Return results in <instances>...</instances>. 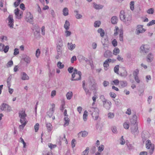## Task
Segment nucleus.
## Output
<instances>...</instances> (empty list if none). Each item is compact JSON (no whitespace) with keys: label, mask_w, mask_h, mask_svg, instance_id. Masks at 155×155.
Returning <instances> with one entry per match:
<instances>
[{"label":"nucleus","mask_w":155,"mask_h":155,"mask_svg":"<svg viewBox=\"0 0 155 155\" xmlns=\"http://www.w3.org/2000/svg\"><path fill=\"white\" fill-rule=\"evenodd\" d=\"M120 19L126 24H129L131 22V16L129 15H126L124 11H121L120 15Z\"/></svg>","instance_id":"f257e3e1"},{"label":"nucleus","mask_w":155,"mask_h":155,"mask_svg":"<svg viewBox=\"0 0 155 155\" xmlns=\"http://www.w3.org/2000/svg\"><path fill=\"white\" fill-rule=\"evenodd\" d=\"M19 117L20 118V122L22 124L21 125H20V127H24L26 124V122L25 121V117L27 115L25 113V110H22L19 111Z\"/></svg>","instance_id":"f03ea898"},{"label":"nucleus","mask_w":155,"mask_h":155,"mask_svg":"<svg viewBox=\"0 0 155 155\" xmlns=\"http://www.w3.org/2000/svg\"><path fill=\"white\" fill-rule=\"evenodd\" d=\"M81 72L80 71H78L76 69H74L72 75V80L77 81L80 80L81 78Z\"/></svg>","instance_id":"7ed1b4c3"},{"label":"nucleus","mask_w":155,"mask_h":155,"mask_svg":"<svg viewBox=\"0 0 155 155\" xmlns=\"http://www.w3.org/2000/svg\"><path fill=\"white\" fill-rule=\"evenodd\" d=\"M146 147L147 149L149 150V152L150 154H152L154 149V145L152 144L151 141L147 140L146 142Z\"/></svg>","instance_id":"20e7f679"},{"label":"nucleus","mask_w":155,"mask_h":155,"mask_svg":"<svg viewBox=\"0 0 155 155\" xmlns=\"http://www.w3.org/2000/svg\"><path fill=\"white\" fill-rule=\"evenodd\" d=\"M114 36H116L118 34V32H119V40L120 41H123V30L120 29V30L119 28L116 26L115 27V29L114 30Z\"/></svg>","instance_id":"39448f33"},{"label":"nucleus","mask_w":155,"mask_h":155,"mask_svg":"<svg viewBox=\"0 0 155 155\" xmlns=\"http://www.w3.org/2000/svg\"><path fill=\"white\" fill-rule=\"evenodd\" d=\"M93 111L91 114V115L93 118V119L96 120H97L98 117V111L99 110L97 108H91V110L90 111Z\"/></svg>","instance_id":"423d86ee"},{"label":"nucleus","mask_w":155,"mask_h":155,"mask_svg":"<svg viewBox=\"0 0 155 155\" xmlns=\"http://www.w3.org/2000/svg\"><path fill=\"white\" fill-rule=\"evenodd\" d=\"M116 61V60L114 59H108L106 60L104 63L103 66L104 69L105 70H107L108 69L109 66V63L114 62Z\"/></svg>","instance_id":"0eeeda50"},{"label":"nucleus","mask_w":155,"mask_h":155,"mask_svg":"<svg viewBox=\"0 0 155 155\" xmlns=\"http://www.w3.org/2000/svg\"><path fill=\"white\" fill-rule=\"evenodd\" d=\"M2 110L10 111L11 110V107L8 104L5 103L2 104L0 107Z\"/></svg>","instance_id":"6e6552de"},{"label":"nucleus","mask_w":155,"mask_h":155,"mask_svg":"<svg viewBox=\"0 0 155 155\" xmlns=\"http://www.w3.org/2000/svg\"><path fill=\"white\" fill-rule=\"evenodd\" d=\"M15 13L16 15V18L18 19H21L23 15V12H20L19 9L17 8L15 10Z\"/></svg>","instance_id":"1a4fd4ad"},{"label":"nucleus","mask_w":155,"mask_h":155,"mask_svg":"<svg viewBox=\"0 0 155 155\" xmlns=\"http://www.w3.org/2000/svg\"><path fill=\"white\" fill-rule=\"evenodd\" d=\"M9 49V47L8 45L5 46L4 44L0 43V51L4 52L5 53H7Z\"/></svg>","instance_id":"9d476101"},{"label":"nucleus","mask_w":155,"mask_h":155,"mask_svg":"<svg viewBox=\"0 0 155 155\" xmlns=\"http://www.w3.org/2000/svg\"><path fill=\"white\" fill-rule=\"evenodd\" d=\"M62 41L61 40L59 41V43L57 46V50L58 54H60L62 52Z\"/></svg>","instance_id":"9b49d317"},{"label":"nucleus","mask_w":155,"mask_h":155,"mask_svg":"<svg viewBox=\"0 0 155 155\" xmlns=\"http://www.w3.org/2000/svg\"><path fill=\"white\" fill-rule=\"evenodd\" d=\"M8 25L10 27L12 28L14 24V20L13 19V16L11 15H9L8 18Z\"/></svg>","instance_id":"f8f14e48"},{"label":"nucleus","mask_w":155,"mask_h":155,"mask_svg":"<svg viewBox=\"0 0 155 155\" xmlns=\"http://www.w3.org/2000/svg\"><path fill=\"white\" fill-rule=\"evenodd\" d=\"M131 130L133 134H137L138 133L137 125H131Z\"/></svg>","instance_id":"ddd939ff"},{"label":"nucleus","mask_w":155,"mask_h":155,"mask_svg":"<svg viewBox=\"0 0 155 155\" xmlns=\"http://www.w3.org/2000/svg\"><path fill=\"white\" fill-rule=\"evenodd\" d=\"M143 25H139L137 26V29H136V33L137 34H139L140 33H142L144 32L145 30L143 28Z\"/></svg>","instance_id":"4468645a"},{"label":"nucleus","mask_w":155,"mask_h":155,"mask_svg":"<svg viewBox=\"0 0 155 155\" xmlns=\"http://www.w3.org/2000/svg\"><path fill=\"white\" fill-rule=\"evenodd\" d=\"M141 51L143 53H147L149 51V46L147 45H142L140 48Z\"/></svg>","instance_id":"2eb2a0df"},{"label":"nucleus","mask_w":155,"mask_h":155,"mask_svg":"<svg viewBox=\"0 0 155 155\" xmlns=\"http://www.w3.org/2000/svg\"><path fill=\"white\" fill-rule=\"evenodd\" d=\"M33 16L31 13L30 12H27L26 17V21H31L33 20Z\"/></svg>","instance_id":"dca6fc26"},{"label":"nucleus","mask_w":155,"mask_h":155,"mask_svg":"<svg viewBox=\"0 0 155 155\" xmlns=\"http://www.w3.org/2000/svg\"><path fill=\"white\" fill-rule=\"evenodd\" d=\"M137 117L136 115H134L132 118L130 119L131 125H137Z\"/></svg>","instance_id":"f3484780"},{"label":"nucleus","mask_w":155,"mask_h":155,"mask_svg":"<svg viewBox=\"0 0 155 155\" xmlns=\"http://www.w3.org/2000/svg\"><path fill=\"white\" fill-rule=\"evenodd\" d=\"M21 78L23 80H28L29 79V77L26 73L23 72L21 75Z\"/></svg>","instance_id":"a211bd4d"},{"label":"nucleus","mask_w":155,"mask_h":155,"mask_svg":"<svg viewBox=\"0 0 155 155\" xmlns=\"http://www.w3.org/2000/svg\"><path fill=\"white\" fill-rule=\"evenodd\" d=\"M112 52L109 50L106 51L104 54V56L105 58L110 57L111 56Z\"/></svg>","instance_id":"6ab92c4d"},{"label":"nucleus","mask_w":155,"mask_h":155,"mask_svg":"<svg viewBox=\"0 0 155 155\" xmlns=\"http://www.w3.org/2000/svg\"><path fill=\"white\" fill-rule=\"evenodd\" d=\"M68 47L69 49L72 50L75 48V45H73L72 43H68Z\"/></svg>","instance_id":"aec40b11"},{"label":"nucleus","mask_w":155,"mask_h":155,"mask_svg":"<svg viewBox=\"0 0 155 155\" xmlns=\"http://www.w3.org/2000/svg\"><path fill=\"white\" fill-rule=\"evenodd\" d=\"M67 98L68 100H70L73 96V93L71 91L67 93L66 95Z\"/></svg>","instance_id":"412c9836"},{"label":"nucleus","mask_w":155,"mask_h":155,"mask_svg":"<svg viewBox=\"0 0 155 155\" xmlns=\"http://www.w3.org/2000/svg\"><path fill=\"white\" fill-rule=\"evenodd\" d=\"M113 54L115 55H117L120 52V50L117 47L115 48L113 51Z\"/></svg>","instance_id":"4be33fe9"},{"label":"nucleus","mask_w":155,"mask_h":155,"mask_svg":"<svg viewBox=\"0 0 155 155\" xmlns=\"http://www.w3.org/2000/svg\"><path fill=\"white\" fill-rule=\"evenodd\" d=\"M63 14L64 16H66L68 15V10L67 8H64L63 9Z\"/></svg>","instance_id":"5701e85b"},{"label":"nucleus","mask_w":155,"mask_h":155,"mask_svg":"<svg viewBox=\"0 0 155 155\" xmlns=\"http://www.w3.org/2000/svg\"><path fill=\"white\" fill-rule=\"evenodd\" d=\"M117 21V19L116 16L113 17L111 19V23L114 24H116Z\"/></svg>","instance_id":"b1692460"},{"label":"nucleus","mask_w":155,"mask_h":155,"mask_svg":"<svg viewBox=\"0 0 155 155\" xmlns=\"http://www.w3.org/2000/svg\"><path fill=\"white\" fill-rule=\"evenodd\" d=\"M70 25V23L69 21L67 20L66 21L64 25V28L67 30H68Z\"/></svg>","instance_id":"393cba45"},{"label":"nucleus","mask_w":155,"mask_h":155,"mask_svg":"<svg viewBox=\"0 0 155 155\" xmlns=\"http://www.w3.org/2000/svg\"><path fill=\"white\" fill-rule=\"evenodd\" d=\"M47 129L48 132L51 131L52 129V127L51 124L50 123H48L46 124Z\"/></svg>","instance_id":"a878e982"},{"label":"nucleus","mask_w":155,"mask_h":155,"mask_svg":"<svg viewBox=\"0 0 155 155\" xmlns=\"http://www.w3.org/2000/svg\"><path fill=\"white\" fill-rule=\"evenodd\" d=\"M64 120L65 122L64 126H68L69 124V123L70 121L69 118L68 117H66L64 118Z\"/></svg>","instance_id":"bb28decb"},{"label":"nucleus","mask_w":155,"mask_h":155,"mask_svg":"<svg viewBox=\"0 0 155 155\" xmlns=\"http://www.w3.org/2000/svg\"><path fill=\"white\" fill-rule=\"evenodd\" d=\"M120 83L121 86L122 87L126 86L127 85V82L125 81H120Z\"/></svg>","instance_id":"cd10ccee"},{"label":"nucleus","mask_w":155,"mask_h":155,"mask_svg":"<svg viewBox=\"0 0 155 155\" xmlns=\"http://www.w3.org/2000/svg\"><path fill=\"white\" fill-rule=\"evenodd\" d=\"M94 7L95 9H99L102 8L103 7V6L101 5H97L94 3Z\"/></svg>","instance_id":"c85d7f7f"},{"label":"nucleus","mask_w":155,"mask_h":155,"mask_svg":"<svg viewBox=\"0 0 155 155\" xmlns=\"http://www.w3.org/2000/svg\"><path fill=\"white\" fill-rule=\"evenodd\" d=\"M153 58V56L151 54H149L147 56V61L148 62L151 61Z\"/></svg>","instance_id":"c756f323"},{"label":"nucleus","mask_w":155,"mask_h":155,"mask_svg":"<svg viewBox=\"0 0 155 155\" xmlns=\"http://www.w3.org/2000/svg\"><path fill=\"white\" fill-rule=\"evenodd\" d=\"M98 32L100 34L101 37H103L104 35V30L101 28L99 29L98 30Z\"/></svg>","instance_id":"7c9ffc66"},{"label":"nucleus","mask_w":155,"mask_h":155,"mask_svg":"<svg viewBox=\"0 0 155 155\" xmlns=\"http://www.w3.org/2000/svg\"><path fill=\"white\" fill-rule=\"evenodd\" d=\"M87 112L85 110L84 111V114L83 115V118L84 121H86L87 119Z\"/></svg>","instance_id":"2f4dec72"},{"label":"nucleus","mask_w":155,"mask_h":155,"mask_svg":"<svg viewBox=\"0 0 155 155\" xmlns=\"http://www.w3.org/2000/svg\"><path fill=\"white\" fill-rule=\"evenodd\" d=\"M79 134H81L82 137H84L87 135L88 132L85 131H82L79 133Z\"/></svg>","instance_id":"473e14b6"},{"label":"nucleus","mask_w":155,"mask_h":155,"mask_svg":"<svg viewBox=\"0 0 155 155\" xmlns=\"http://www.w3.org/2000/svg\"><path fill=\"white\" fill-rule=\"evenodd\" d=\"M89 150V148L87 147L85 150L82 152V155H88Z\"/></svg>","instance_id":"72a5a7b5"},{"label":"nucleus","mask_w":155,"mask_h":155,"mask_svg":"<svg viewBox=\"0 0 155 155\" xmlns=\"http://www.w3.org/2000/svg\"><path fill=\"white\" fill-rule=\"evenodd\" d=\"M104 146L103 145H101L98 147L97 150L99 152H101L104 149Z\"/></svg>","instance_id":"f704fd0d"},{"label":"nucleus","mask_w":155,"mask_h":155,"mask_svg":"<svg viewBox=\"0 0 155 155\" xmlns=\"http://www.w3.org/2000/svg\"><path fill=\"white\" fill-rule=\"evenodd\" d=\"M119 66L118 65H116L114 68V72L116 74H119Z\"/></svg>","instance_id":"c9c22d12"},{"label":"nucleus","mask_w":155,"mask_h":155,"mask_svg":"<svg viewBox=\"0 0 155 155\" xmlns=\"http://www.w3.org/2000/svg\"><path fill=\"white\" fill-rule=\"evenodd\" d=\"M57 65L58 67L60 69H62L64 67V65L63 64H62V63L60 61L58 62Z\"/></svg>","instance_id":"e433bc0d"},{"label":"nucleus","mask_w":155,"mask_h":155,"mask_svg":"<svg viewBox=\"0 0 155 155\" xmlns=\"http://www.w3.org/2000/svg\"><path fill=\"white\" fill-rule=\"evenodd\" d=\"M51 108H50V110L51 112V114H52L53 113L54 110L55 108V105L54 104H52L51 105Z\"/></svg>","instance_id":"4c0bfd02"},{"label":"nucleus","mask_w":155,"mask_h":155,"mask_svg":"<svg viewBox=\"0 0 155 155\" xmlns=\"http://www.w3.org/2000/svg\"><path fill=\"white\" fill-rule=\"evenodd\" d=\"M134 2L131 1L130 3V9L132 10H133L134 9Z\"/></svg>","instance_id":"58836bf2"},{"label":"nucleus","mask_w":155,"mask_h":155,"mask_svg":"<svg viewBox=\"0 0 155 155\" xmlns=\"http://www.w3.org/2000/svg\"><path fill=\"white\" fill-rule=\"evenodd\" d=\"M154 12V10L153 8H150L147 11V12L149 14H153Z\"/></svg>","instance_id":"ea45409f"},{"label":"nucleus","mask_w":155,"mask_h":155,"mask_svg":"<svg viewBox=\"0 0 155 155\" xmlns=\"http://www.w3.org/2000/svg\"><path fill=\"white\" fill-rule=\"evenodd\" d=\"M39 127V125L38 123H36L34 126V129L35 132H37Z\"/></svg>","instance_id":"a19ab883"},{"label":"nucleus","mask_w":155,"mask_h":155,"mask_svg":"<svg viewBox=\"0 0 155 155\" xmlns=\"http://www.w3.org/2000/svg\"><path fill=\"white\" fill-rule=\"evenodd\" d=\"M48 146L51 149L55 148L57 146L56 145L53 144L51 143H49L48 144Z\"/></svg>","instance_id":"79ce46f5"},{"label":"nucleus","mask_w":155,"mask_h":155,"mask_svg":"<svg viewBox=\"0 0 155 155\" xmlns=\"http://www.w3.org/2000/svg\"><path fill=\"white\" fill-rule=\"evenodd\" d=\"M0 39L2 42H4L5 41H7L8 40L6 36H2L1 37Z\"/></svg>","instance_id":"37998d69"},{"label":"nucleus","mask_w":155,"mask_h":155,"mask_svg":"<svg viewBox=\"0 0 155 155\" xmlns=\"http://www.w3.org/2000/svg\"><path fill=\"white\" fill-rule=\"evenodd\" d=\"M123 126L125 129H128L129 127V124L127 122H125L123 124Z\"/></svg>","instance_id":"c03bdc74"},{"label":"nucleus","mask_w":155,"mask_h":155,"mask_svg":"<svg viewBox=\"0 0 155 155\" xmlns=\"http://www.w3.org/2000/svg\"><path fill=\"white\" fill-rule=\"evenodd\" d=\"M11 79V77L10 76L8 78L7 80V83L9 88L10 86V82Z\"/></svg>","instance_id":"a18cd8bd"},{"label":"nucleus","mask_w":155,"mask_h":155,"mask_svg":"<svg viewBox=\"0 0 155 155\" xmlns=\"http://www.w3.org/2000/svg\"><path fill=\"white\" fill-rule=\"evenodd\" d=\"M101 24L100 21H96L94 23V26L96 27H98L100 26Z\"/></svg>","instance_id":"49530a36"},{"label":"nucleus","mask_w":155,"mask_h":155,"mask_svg":"<svg viewBox=\"0 0 155 155\" xmlns=\"http://www.w3.org/2000/svg\"><path fill=\"white\" fill-rule=\"evenodd\" d=\"M13 62L12 60H11L8 61L7 64V67H9L12 66L13 65Z\"/></svg>","instance_id":"de8ad7c7"},{"label":"nucleus","mask_w":155,"mask_h":155,"mask_svg":"<svg viewBox=\"0 0 155 155\" xmlns=\"http://www.w3.org/2000/svg\"><path fill=\"white\" fill-rule=\"evenodd\" d=\"M41 53V51H40V50L39 49H38L36 51V54L35 55L36 57L37 58H38V57L39 56Z\"/></svg>","instance_id":"09e8293b"},{"label":"nucleus","mask_w":155,"mask_h":155,"mask_svg":"<svg viewBox=\"0 0 155 155\" xmlns=\"http://www.w3.org/2000/svg\"><path fill=\"white\" fill-rule=\"evenodd\" d=\"M109 94L110 96L112 98H115L117 96V95L114 92H110Z\"/></svg>","instance_id":"8fccbe9b"},{"label":"nucleus","mask_w":155,"mask_h":155,"mask_svg":"<svg viewBox=\"0 0 155 155\" xmlns=\"http://www.w3.org/2000/svg\"><path fill=\"white\" fill-rule=\"evenodd\" d=\"M112 82L114 83V84L111 83L112 84H114L116 85H117L119 84V82L118 79H116L113 81Z\"/></svg>","instance_id":"3c124183"},{"label":"nucleus","mask_w":155,"mask_h":155,"mask_svg":"<svg viewBox=\"0 0 155 155\" xmlns=\"http://www.w3.org/2000/svg\"><path fill=\"white\" fill-rule=\"evenodd\" d=\"M21 2V0H17L14 3L15 6L16 7L18 6Z\"/></svg>","instance_id":"603ef678"},{"label":"nucleus","mask_w":155,"mask_h":155,"mask_svg":"<svg viewBox=\"0 0 155 155\" xmlns=\"http://www.w3.org/2000/svg\"><path fill=\"white\" fill-rule=\"evenodd\" d=\"M97 98V97L96 95H94L92 97V100L93 101V102L92 103V104H94L95 103L96 101V99Z\"/></svg>","instance_id":"864d4df0"},{"label":"nucleus","mask_w":155,"mask_h":155,"mask_svg":"<svg viewBox=\"0 0 155 155\" xmlns=\"http://www.w3.org/2000/svg\"><path fill=\"white\" fill-rule=\"evenodd\" d=\"M155 24V20H152L147 24V26H151Z\"/></svg>","instance_id":"5fc2aeb1"},{"label":"nucleus","mask_w":155,"mask_h":155,"mask_svg":"<svg viewBox=\"0 0 155 155\" xmlns=\"http://www.w3.org/2000/svg\"><path fill=\"white\" fill-rule=\"evenodd\" d=\"M112 45L114 47H116L117 45V42L115 39H114L112 42Z\"/></svg>","instance_id":"6e6d98bb"},{"label":"nucleus","mask_w":155,"mask_h":155,"mask_svg":"<svg viewBox=\"0 0 155 155\" xmlns=\"http://www.w3.org/2000/svg\"><path fill=\"white\" fill-rule=\"evenodd\" d=\"M120 144L121 145H124L125 143V141L124 139L123 138V136H122L121 137V139L120 140Z\"/></svg>","instance_id":"4d7b16f0"},{"label":"nucleus","mask_w":155,"mask_h":155,"mask_svg":"<svg viewBox=\"0 0 155 155\" xmlns=\"http://www.w3.org/2000/svg\"><path fill=\"white\" fill-rule=\"evenodd\" d=\"M97 84L95 83L93 84L92 86V87L93 88V90H95L97 89Z\"/></svg>","instance_id":"13d9d810"},{"label":"nucleus","mask_w":155,"mask_h":155,"mask_svg":"<svg viewBox=\"0 0 155 155\" xmlns=\"http://www.w3.org/2000/svg\"><path fill=\"white\" fill-rule=\"evenodd\" d=\"M75 12L77 13V14L76 15V17L78 19L82 17V16L79 14L78 13V12L77 11H75Z\"/></svg>","instance_id":"bf43d9fd"},{"label":"nucleus","mask_w":155,"mask_h":155,"mask_svg":"<svg viewBox=\"0 0 155 155\" xmlns=\"http://www.w3.org/2000/svg\"><path fill=\"white\" fill-rule=\"evenodd\" d=\"M20 140L21 141V142L22 143H23V147L24 148H25L26 146V143L25 142L24 140L22 139V137H20Z\"/></svg>","instance_id":"052dcab7"},{"label":"nucleus","mask_w":155,"mask_h":155,"mask_svg":"<svg viewBox=\"0 0 155 155\" xmlns=\"http://www.w3.org/2000/svg\"><path fill=\"white\" fill-rule=\"evenodd\" d=\"M20 8L23 10H25V5L23 3L21 4L20 5Z\"/></svg>","instance_id":"680f3d73"},{"label":"nucleus","mask_w":155,"mask_h":155,"mask_svg":"<svg viewBox=\"0 0 155 155\" xmlns=\"http://www.w3.org/2000/svg\"><path fill=\"white\" fill-rule=\"evenodd\" d=\"M25 61L27 63H29L30 61V58H24Z\"/></svg>","instance_id":"e2e57ef3"},{"label":"nucleus","mask_w":155,"mask_h":155,"mask_svg":"<svg viewBox=\"0 0 155 155\" xmlns=\"http://www.w3.org/2000/svg\"><path fill=\"white\" fill-rule=\"evenodd\" d=\"M108 117L110 118H112L114 117V115L113 113H109L108 114Z\"/></svg>","instance_id":"0e129e2a"},{"label":"nucleus","mask_w":155,"mask_h":155,"mask_svg":"<svg viewBox=\"0 0 155 155\" xmlns=\"http://www.w3.org/2000/svg\"><path fill=\"white\" fill-rule=\"evenodd\" d=\"M77 59L76 57L75 56H73L71 59V62L72 63H74V61H75Z\"/></svg>","instance_id":"69168bd1"},{"label":"nucleus","mask_w":155,"mask_h":155,"mask_svg":"<svg viewBox=\"0 0 155 155\" xmlns=\"http://www.w3.org/2000/svg\"><path fill=\"white\" fill-rule=\"evenodd\" d=\"M76 140L75 139H73L71 141V146L72 147H75V142Z\"/></svg>","instance_id":"338daca9"},{"label":"nucleus","mask_w":155,"mask_h":155,"mask_svg":"<svg viewBox=\"0 0 155 155\" xmlns=\"http://www.w3.org/2000/svg\"><path fill=\"white\" fill-rule=\"evenodd\" d=\"M117 59L119 61H121V62H122L123 61V58L121 57L120 56V55H118V56H117Z\"/></svg>","instance_id":"774afa93"}]
</instances>
